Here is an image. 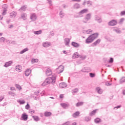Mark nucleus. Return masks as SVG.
<instances>
[{"label": "nucleus", "mask_w": 125, "mask_h": 125, "mask_svg": "<svg viewBox=\"0 0 125 125\" xmlns=\"http://www.w3.org/2000/svg\"><path fill=\"white\" fill-rule=\"evenodd\" d=\"M56 80V77L55 76L47 78L42 83V86H45V85H47L49 83L54 84V83H55Z\"/></svg>", "instance_id": "f257e3e1"}, {"label": "nucleus", "mask_w": 125, "mask_h": 125, "mask_svg": "<svg viewBox=\"0 0 125 125\" xmlns=\"http://www.w3.org/2000/svg\"><path fill=\"white\" fill-rule=\"evenodd\" d=\"M108 24L109 26H116V25H117V21L113 20L110 21L108 22Z\"/></svg>", "instance_id": "f03ea898"}, {"label": "nucleus", "mask_w": 125, "mask_h": 125, "mask_svg": "<svg viewBox=\"0 0 125 125\" xmlns=\"http://www.w3.org/2000/svg\"><path fill=\"white\" fill-rule=\"evenodd\" d=\"M93 39L91 36H89L87 39H86L85 42L86 43H91L93 42Z\"/></svg>", "instance_id": "7ed1b4c3"}, {"label": "nucleus", "mask_w": 125, "mask_h": 125, "mask_svg": "<svg viewBox=\"0 0 125 125\" xmlns=\"http://www.w3.org/2000/svg\"><path fill=\"white\" fill-rule=\"evenodd\" d=\"M58 70V74H61L62 72L64 71V66L60 65L59 67L57 69Z\"/></svg>", "instance_id": "20e7f679"}, {"label": "nucleus", "mask_w": 125, "mask_h": 125, "mask_svg": "<svg viewBox=\"0 0 125 125\" xmlns=\"http://www.w3.org/2000/svg\"><path fill=\"white\" fill-rule=\"evenodd\" d=\"M13 63V62H12V61L7 62L5 63L4 65H3V67H5V68H7L9 67V66H11V65H12Z\"/></svg>", "instance_id": "39448f33"}, {"label": "nucleus", "mask_w": 125, "mask_h": 125, "mask_svg": "<svg viewBox=\"0 0 125 125\" xmlns=\"http://www.w3.org/2000/svg\"><path fill=\"white\" fill-rule=\"evenodd\" d=\"M95 21H97L98 23H100L102 22V19L97 15L95 16Z\"/></svg>", "instance_id": "423d86ee"}, {"label": "nucleus", "mask_w": 125, "mask_h": 125, "mask_svg": "<svg viewBox=\"0 0 125 125\" xmlns=\"http://www.w3.org/2000/svg\"><path fill=\"white\" fill-rule=\"evenodd\" d=\"M100 42H101V40L98 39L97 41H96L94 43H93L91 44V46H93V47L96 46L97 44H99L100 43Z\"/></svg>", "instance_id": "0eeeda50"}, {"label": "nucleus", "mask_w": 125, "mask_h": 125, "mask_svg": "<svg viewBox=\"0 0 125 125\" xmlns=\"http://www.w3.org/2000/svg\"><path fill=\"white\" fill-rule=\"evenodd\" d=\"M30 19L32 20V21H35V20H37V16L35 13L32 14L31 15Z\"/></svg>", "instance_id": "6e6552de"}, {"label": "nucleus", "mask_w": 125, "mask_h": 125, "mask_svg": "<svg viewBox=\"0 0 125 125\" xmlns=\"http://www.w3.org/2000/svg\"><path fill=\"white\" fill-rule=\"evenodd\" d=\"M74 9H79L81 8V5L78 3H76L73 5Z\"/></svg>", "instance_id": "1a4fd4ad"}, {"label": "nucleus", "mask_w": 125, "mask_h": 125, "mask_svg": "<svg viewBox=\"0 0 125 125\" xmlns=\"http://www.w3.org/2000/svg\"><path fill=\"white\" fill-rule=\"evenodd\" d=\"M87 11H88V9H84L80 11L78 13V14H80L81 15H82V14H84V13H87Z\"/></svg>", "instance_id": "9d476101"}, {"label": "nucleus", "mask_w": 125, "mask_h": 125, "mask_svg": "<svg viewBox=\"0 0 125 125\" xmlns=\"http://www.w3.org/2000/svg\"><path fill=\"white\" fill-rule=\"evenodd\" d=\"M21 118L23 121H27L28 120V115L26 113H23L21 115Z\"/></svg>", "instance_id": "9b49d317"}, {"label": "nucleus", "mask_w": 125, "mask_h": 125, "mask_svg": "<svg viewBox=\"0 0 125 125\" xmlns=\"http://www.w3.org/2000/svg\"><path fill=\"white\" fill-rule=\"evenodd\" d=\"M71 45H72V46H74V47H76V48H78V47H79L80 46V44L76 42H73L71 43Z\"/></svg>", "instance_id": "f8f14e48"}, {"label": "nucleus", "mask_w": 125, "mask_h": 125, "mask_svg": "<svg viewBox=\"0 0 125 125\" xmlns=\"http://www.w3.org/2000/svg\"><path fill=\"white\" fill-rule=\"evenodd\" d=\"M52 74V71H51V69L49 68L47 69L46 71V76H50Z\"/></svg>", "instance_id": "ddd939ff"}, {"label": "nucleus", "mask_w": 125, "mask_h": 125, "mask_svg": "<svg viewBox=\"0 0 125 125\" xmlns=\"http://www.w3.org/2000/svg\"><path fill=\"white\" fill-rule=\"evenodd\" d=\"M61 105L62 108H63V109H66V108H68V107L70 106V104L65 103H61Z\"/></svg>", "instance_id": "4468645a"}, {"label": "nucleus", "mask_w": 125, "mask_h": 125, "mask_svg": "<svg viewBox=\"0 0 125 125\" xmlns=\"http://www.w3.org/2000/svg\"><path fill=\"white\" fill-rule=\"evenodd\" d=\"M44 47H48L51 45V44L49 42H45L42 44Z\"/></svg>", "instance_id": "2eb2a0df"}, {"label": "nucleus", "mask_w": 125, "mask_h": 125, "mask_svg": "<svg viewBox=\"0 0 125 125\" xmlns=\"http://www.w3.org/2000/svg\"><path fill=\"white\" fill-rule=\"evenodd\" d=\"M98 33H94L93 34L91 35H90V36L93 39V40L94 41L95 39L98 37Z\"/></svg>", "instance_id": "dca6fc26"}, {"label": "nucleus", "mask_w": 125, "mask_h": 125, "mask_svg": "<svg viewBox=\"0 0 125 125\" xmlns=\"http://www.w3.org/2000/svg\"><path fill=\"white\" fill-rule=\"evenodd\" d=\"M60 87L61 88H64V87H67V84L64 82L60 83Z\"/></svg>", "instance_id": "f3484780"}, {"label": "nucleus", "mask_w": 125, "mask_h": 125, "mask_svg": "<svg viewBox=\"0 0 125 125\" xmlns=\"http://www.w3.org/2000/svg\"><path fill=\"white\" fill-rule=\"evenodd\" d=\"M31 72L32 71L30 69H27L25 72V75L26 77H29V76L30 75V74H31Z\"/></svg>", "instance_id": "a211bd4d"}, {"label": "nucleus", "mask_w": 125, "mask_h": 125, "mask_svg": "<svg viewBox=\"0 0 125 125\" xmlns=\"http://www.w3.org/2000/svg\"><path fill=\"white\" fill-rule=\"evenodd\" d=\"M96 90L98 92V93H99V94H102L103 92V90L101 88H100V87H97L96 88Z\"/></svg>", "instance_id": "6ab92c4d"}, {"label": "nucleus", "mask_w": 125, "mask_h": 125, "mask_svg": "<svg viewBox=\"0 0 125 125\" xmlns=\"http://www.w3.org/2000/svg\"><path fill=\"white\" fill-rule=\"evenodd\" d=\"M21 17L23 20H27V14L23 13L21 15Z\"/></svg>", "instance_id": "aec40b11"}, {"label": "nucleus", "mask_w": 125, "mask_h": 125, "mask_svg": "<svg viewBox=\"0 0 125 125\" xmlns=\"http://www.w3.org/2000/svg\"><path fill=\"white\" fill-rule=\"evenodd\" d=\"M64 43L65 45H69V44L70 43V39L69 38H65L64 39Z\"/></svg>", "instance_id": "412c9836"}, {"label": "nucleus", "mask_w": 125, "mask_h": 125, "mask_svg": "<svg viewBox=\"0 0 125 125\" xmlns=\"http://www.w3.org/2000/svg\"><path fill=\"white\" fill-rule=\"evenodd\" d=\"M26 9H27V5H24L21 7V8L19 9V11H26Z\"/></svg>", "instance_id": "4be33fe9"}, {"label": "nucleus", "mask_w": 125, "mask_h": 125, "mask_svg": "<svg viewBox=\"0 0 125 125\" xmlns=\"http://www.w3.org/2000/svg\"><path fill=\"white\" fill-rule=\"evenodd\" d=\"M79 53L78 52L74 53L72 56V59H76V58H79Z\"/></svg>", "instance_id": "5701e85b"}, {"label": "nucleus", "mask_w": 125, "mask_h": 125, "mask_svg": "<svg viewBox=\"0 0 125 125\" xmlns=\"http://www.w3.org/2000/svg\"><path fill=\"white\" fill-rule=\"evenodd\" d=\"M78 116H80L79 111H77L72 115V117H73V118H77Z\"/></svg>", "instance_id": "b1692460"}, {"label": "nucleus", "mask_w": 125, "mask_h": 125, "mask_svg": "<svg viewBox=\"0 0 125 125\" xmlns=\"http://www.w3.org/2000/svg\"><path fill=\"white\" fill-rule=\"evenodd\" d=\"M52 115V113L50 112L46 111L44 112L45 117H50Z\"/></svg>", "instance_id": "393cba45"}, {"label": "nucleus", "mask_w": 125, "mask_h": 125, "mask_svg": "<svg viewBox=\"0 0 125 125\" xmlns=\"http://www.w3.org/2000/svg\"><path fill=\"white\" fill-rule=\"evenodd\" d=\"M33 119H34L35 122H38L40 121V118L38 116H32Z\"/></svg>", "instance_id": "a878e982"}, {"label": "nucleus", "mask_w": 125, "mask_h": 125, "mask_svg": "<svg viewBox=\"0 0 125 125\" xmlns=\"http://www.w3.org/2000/svg\"><path fill=\"white\" fill-rule=\"evenodd\" d=\"M94 122L95 124H99V123H101V119L99 118H97L94 120Z\"/></svg>", "instance_id": "bb28decb"}, {"label": "nucleus", "mask_w": 125, "mask_h": 125, "mask_svg": "<svg viewBox=\"0 0 125 125\" xmlns=\"http://www.w3.org/2000/svg\"><path fill=\"white\" fill-rule=\"evenodd\" d=\"M84 121L85 122H89L90 121H91V117L86 116L84 117Z\"/></svg>", "instance_id": "cd10ccee"}, {"label": "nucleus", "mask_w": 125, "mask_h": 125, "mask_svg": "<svg viewBox=\"0 0 125 125\" xmlns=\"http://www.w3.org/2000/svg\"><path fill=\"white\" fill-rule=\"evenodd\" d=\"M34 34L35 35H41V34H42V30H39V31H34L33 32Z\"/></svg>", "instance_id": "c85d7f7f"}, {"label": "nucleus", "mask_w": 125, "mask_h": 125, "mask_svg": "<svg viewBox=\"0 0 125 125\" xmlns=\"http://www.w3.org/2000/svg\"><path fill=\"white\" fill-rule=\"evenodd\" d=\"M37 62H39V60L38 59H33L31 60L32 64H34L35 63H37Z\"/></svg>", "instance_id": "c756f323"}, {"label": "nucleus", "mask_w": 125, "mask_h": 125, "mask_svg": "<svg viewBox=\"0 0 125 125\" xmlns=\"http://www.w3.org/2000/svg\"><path fill=\"white\" fill-rule=\"evenodd\" d=\"M28 50L29 49H28V48H25L23 50H21L20 53V54H23V53H25L26 51H28Z\"/></svg>", "instance_id": "7c9ffc66"}, {"label": "nucleus", "mask_w": 125, "mask_h": 125, "mask_svg": "<svg viewBox=\"0 0 125 125\" xmlns=\"http://www.w3.org/2000/svg\"><path fill=\"white\" fill-rule=\"evenodd\" d=\"M17 102H18V103H20V105H22V104H25V103H26V102H25V101H21V100H18L17 101Z\"/></svg>", "instance_id": "2f4dec72"}, {"label": "nucleus", "mask_w": 125, "mask_h": 125, "mask_svg": "<svg viewBox=\"0 0 125 125\" xmlns=\"http://www.w3.org/2000/svg\"><path fill=\"white\" fill-rule=\"evenodd\" d=\"M96 111H97V110H96V109L93 110L89 113V115L93 116V115H95V114H96Z\"/></svg>", "instance_id": "473e14b6"}, {"label": "nucleus", "mask_w": 125, "mask_h": 125, "mask_svg": "<svg viewBox=\"0 0 125 125\" xmlns=\"http://www.w3.org/2000/svg\"><path fill=\"white\" fill-rule=\"evenodd\" d=\"M113 31L114 32H115V33H117V34H121V33H122L121 30L119 29H114Z\"/></svg>", "instance_id": "72a5a7b5"}, {"label": "nucleus", "mask_w": 125, "mask_h": 125, "mask_svg": "<svg viewBox=\"0 0 125 125\" xmlns=\"http://www.w3.org/2000/svg\"><path fill=\"white\" fill-rule=\"evenodd\" d=\"M85 18H86V19H88V20H90V19H91V14H87L86 15V16H85Z\"/></svg>", "instance_id": "f704fd0d"}, {"label": "nucleus", "mask_w": 125, "mask_h": 125, "mask_svg": "<svg viewBox=\"0 0 125 125\" xmlns=\"http://www.w3.org/2000/svg\"><path fill=\"white\" fill-rule=\"evenodd\" d=\"M120 83H125V77H122L120 80Z\"/></svg>", "instance_id": "c9c22d12"}, {"label": "nucleus", "mask_w": 125, "mask_h": 125, "mask_svg": "<svg viewBox=\"0 0 125 125\" xmlns=\"http://www.w3.org/2000/svg\"><path fill=\"white\" fill-rule=\"evenodd\" d=\"M82 105H83V102H78L76 104V107H80Z\"/></svg>", "instance_id": "e433bc0d"}, {"label": "nucleus", "mask_w": 125, "mask_h": 125, "mask_svg": "<svg viewBox=\"0 0 125 125\" xmlns=\"http://www.w3.org/2000/svg\"><path fill=\"white\" fill-rule=\"evenodd\" d=\"M89 21V20L86 19V18H84L83 20V23H85V24H86V23H87V22H88Z\"/></svg>", "instance_id": "4c0bfd02"}, {"label": "nucleus", "mask_w": 125, "mask_h": 125, "mask_svg": "<svg viewBox=\"0 0 125 125\" xmlns=\"http://www.w3.org/2000/svg\"><path fill=\"white\" fill-rule=\"evenodd\" d=\"M2 7L3 8V9H7L8 5L6 4H4L2 5Z\"/></svg>", "instance_id": "58836bf2"}, {"label": "nucleus", "mask_w": 125, "mask_h": 125, "mask_svg": "<svg viewBox=\"0 0 125 125\" xmlns=\"http://www.w3.org/2000/svg\"><path fill=\"white\" fill-rule=\"evenodd\" d=\"M64 14L63 13V12L62 11H61L60 12V17L61 18H63V17H64Z\"/></svg>", "instance_id": "ea45409f"}, {"label": "nucleus", "mask_w": 125, "mask_h": 125, "mask_svg": "<svg viewBox=\"0 0 125 125\" xmlns=\"http://www.w3.org/2000/svg\"><path fill=\"white\" fill-rule=\"evenodd\" d=\"M77 92H79V89L78 88H75L73 90H72V93H77Z\"/></svg>", "instance_id": "a19ab883"}, {"label": "nucleus", "mask_w": 125, "mask_h": 125, "mask_svg": "<svg viewBox=\"0 0 125 125\" xmlns=\"http://www.w3.org/2000/svg\"><path fill=\"white\" fill-rule=\"evenodd\" d=\"M125 18H123L122 19H121L119 21V24H123V23L124 22V21H125Z\"/></svg>", "instance_id": "79ce46f5"}, {"label": "nucleus", "mask_w": 125, "mask_h": 125, "mask_svg": "<svg viewBox=\"0 0 125 125\" xmlns=\"http://www.w3.org/2000/svg\"><path fill=\"white\" fill-rule=\"evenodd\" d=\"M5 41V38L3 37H1L0 38V42H4V41Z\"/></svg>", "instance_id": "37998d69"}, {"label": "nucleus", "mask_w": 125, "mask_h": 125, "mask_svg": "<svg viewBox=\"0 0 125 125\" xmlns=\"http://www.w3.org/2000/svg\"><path fill=\"white\" fill-rule=\"evenodd\" d=\"M18 67H20V65H17V66L15 67V70H16V71H18V70L20 71L21 70V68Z\"/></svg>", "instance_id": "c03bdc74"}, {"label": "nucleus", "mask_w": 125, "mask_h": 125, "mask_svg": "<svg viewBox=\"0 0 125 125\" xmlns=\"http://www.w3.org/2000/svg\"><path fill=\"white\" fill-rule=\"evenodd\" d=\"M120 16H124L125 15V11H122L120 14Z\"/></svg>", "instance_id": "a18cd8bd"}, {"label": "nucleus", "mask_w": 125, "mask_h": 125, "mask_svg": "<svg viewBox=\"0 0 125 125\" xmlns=\"http://www.w3.org/2000/svg\"><path fill=\"white\" fill-rule=\"evenodd\" d=\"M80 58H81V60H84L85 58H86V56H80Z\"/></svg>", "instance_id": "49530a36"}, {"label": "nucleus", "mask_w": 125, "mask_h": 125, "mask_svg": "<svg viewBox=\"0 0 125 125\" xmlns=\"http://www.w3.org/2000/svg\"><path fill=\"white\" fill-rule=\"evenodd\" d=\"M89 75L91 78H94V77H95V74L94 73H90Z\"/></svg>", "instance_id": "de8ad7c7"}, {"label": "nucleus", "mask_w": 125, "mask_h": 125, "mask_svg": "<svg viewBox=\"0 0 125 125\" xmlns=\"http://www.w3.org/2000/svg\"><path fill=\"white\" fill-rule=\"evenodd\" d=\"M15 86L17 87V88H18V89H21V86L18 84H16Z\"/></svg>", "instance_id": "09e8293b"}, {"label": "nucleus", "mask_w": 125, "mask_h": 125, "mask_svg": "<svg viewBox=\"0 0 125 125\" xmlns=\"http://www.w3.org/2000/svg\"><path fill=\"white\" fill-rule=\"evenodd\" d=\"M113 62H114V59L113 58H110L108 63H113Z\"/></svg>", "instance_id": "8fccbe9b"}, {"label": "nucleus", "mask_w": 125, "mask_h": 125, "mask_svg": "<svg viewBox=\"0 0 125 125\" xmlns=\"http://www.w3.org/2000/svg\"><path fill=\"white\" fill-rule=\"evenodd\" d=\"M6 11H7V9H4L2 13V15H5L6 14Z\"/></svg>", "instance_id": "3c124183"}, {"label": "nucleus", "mask_w": 125, "mask_h": 125, "mask_svg": "<svg viewBox=\"0 0 125 125\" xmlns=\"http://www.w3.org/2000/svg\"><path fill=\"white\" fill-rule=\"evenodd\" d=\"M87 4L88 6H90L91 5H92V3H91V2L90 1H87Z\"/></svg>", "instance_id": "603ef678"}, {"label": "nucleus", "mask_w": 125, "mask_h": 125, "mask_svg": "<svg viewBox=\"0 0 125 125\" xmlns=\"http://www.w3.org/2000/svg\"><path fill=\"white\" fill-rule=\"evenodd\" d=\"M29 108H30V105L29 104H27V105L25 106V109L26 110H29Z\"/></svg>", "instance_id": "864d4df0"}, {"label": "nucleus", "mask_w": 125, "mask_h": 125, "mask_svg": "<svg viewBox=\"0 0 125 125\" xmlns=\"http://www.w3.org/2000/svg\"><path fill=\"white\" fill-rule=\"evenodd\" d=\"M80 17H83V16H81L80 14L79 15H74V18H79Z\"/></svg>", "instance_id": "5fc2aeb1"}, {"label": "nucleus", "mask_w": 125, "mask_h": 125, "mask_svg": "<svg viewBox=\"0 0 125 125\" xmlns=\"http://www.w3.org/2000/svg\"><path fill=\"white\" fill-rule=\"evenodd\" d=\"M82 72H83V73H87V70L85 69V68H84L82 70Z\"/></svg>", "instance_id": "6e6d98bb"}, {"label": "nucleus", "mask_w": 125, "mask_h": 125, "mask_svg": "<svg viewBox=\"0 0 125 125\" xmlns=\"http://www.w3.org/2000/svg\"><path fill=\"white\" fill-rule=\"evenodd\" d=\"M39 93H40V91H36V92H35V95H37V96H39V95H40Z\"/></svg>", "instance_id": "4d7b16f0"}, {"label": "nucleus", "mask_w": 125, "mask_h": 125, "mask_svg": "<svg viewBox=\"0 0 125 125\" xmlns=\"http://www.w3.org/2000/svg\"><path fill=\"white\" fill-rule=\"evenodd\" d=\"M91 32H92V30H91V29L87 30L86 31V34H90V33H91Z\"/></svg>", "instance_id": "13d9d810"}, {"label": "nucleus", "mask_w": 125, "mask_h": 125, "mask_svg": "<svg viewBox=\"0 0 125 125\" xmlns=\"http://www.w3.org/2000/svg\"><path fill=\"white\" fill-rule=\"evenodd\" d=\"M4 97H3V96H0V102H1V101H2V100H3Z\"/></svg>", "instance_id": "bf43d9fd"}, {"label": "nucleus", "mask_w": 125, "mask_h": 125, "mask_svg": "<svg viewBox=\"0 0 125 125\" xmlns=\"http://www.w3.org/2000/svg\"><path fill=\"white\" fill-rule=\"evenodd\" d=\"M71 125V123L68 122H66V123L63 124L62 125Z\"/></svg>", "instance_id": "052dcab7"}, {"label": "nucleus", "mask_w": 125, "mask_h": 125, "mask_svg": "<svg viewBox=\"0 0 125 125\" xmlns=\"http://www.w3.org/2000/svg\"><path fill=\"white\" fill-rule=\"evenodd\" d=\"M29 112L31 113V114H34V113H35V110H29Z\"/></svg>", "instance_id": "680f3d73"}, {"label": "nucleus", "mask_w": 125, "mask_h": 125, "mask_svg": "<svg viewBox=\"0 0 125 125\" xmlns=\"http://www.w3.org/2000/svg\"><path fill=\"white\" fill-rule=\"evenodd\" d=\"M121 107H122V105H120L115 107L114 108V109H120V108H121Z\"/></svg>", "instance_id": "e2e57ef3"}, {"label": "nucleus", "mask_w": 125, "mask_h": 125, "mask_svg": "<svg viewBox=\"0 0 125 125\" xmlns=\"http://www.w3.org/2000/svg\"><path fill=\"white\" fill-rule=\"evenodd\" d=\"M34 100H40V98L38 97H34Z\"/></svg>", "instance_id": "0e129e2a"}, {"label": "nucleus", "mask_w": 125, "mask_h": 125, "mask_svg": "<svg viewBox=\"0 0 125 125\" xmlns=\"http://www.w3.org/2000/svg\"><path fill=\"white\" fill-rule=\"evenodd\" d=\"M12 14L13 15V16H16L17 13H16V12H13L12 13Z\"/></svg>", "instance_id": "69168bd1"}, {"label": "nucleus", "mask_w": 125, "mask_h": 125, "mask_svg": "<svg viewBox=\"0 0 125 125\" xmlns=\"http://www.w3.org/2000/svg\"><path fill=\"white\" fill-rule=\"evenodd\" d=\"M13 27V25H10L8 26V28L9 29H11V28H12Z\"/></svg>", "instance_id": "338daca9"}, {"label": "nucleus", "mask_w": 125, "mask_h": 125, "mask_svg": "<svg viewBox=\"0 0 125 125\" xmlns=\"http://www.w3.org/2000/svg\"><path fill=\"white\" fill-rule=\"evenodd\" d=\"M64 96L62 94L60 95V98H61V99H62V98H63Z\"/></svg>", "instance_id": "774afa93"}]
</instances>
